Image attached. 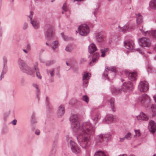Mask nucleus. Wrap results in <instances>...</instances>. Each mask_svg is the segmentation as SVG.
I'll return each instance as SVG.
<instances>
[{
	"label": "nucleus",
	"instance_id": "1",
	"mask_svg": "<svg viewBox=\"0 0 156 156\" xmlns=\"http://www.w3.org/2000/svg\"><path fill=\"white\" fill-rule=\"evenodd\" d=\"M71 122V126L73 131L78 135L77 139L81 141V145L83 148H87L89 147L90 142V136L93 135L95 128L89 122L80 123L76 115H72L70 118Z\"/></svg>",
	"mask_w": 156,
	"mask_h": 156
},
{
	"label": "nucleus",
	"instance_id": "2",
	"mask_svg": "<svg viewBox=\"0 0 156 156\" xmlns=\"http://www.w3.org/2000/svg\"><path fill=\"white\" fill-rule=\"evenodd\" d=\"M18 64L20 69L23 72L27 73L28 74L31 75L33 74L35 71L36 72V75L40 79H41V76L40 73L38 72V69L37 68V63H36L34 66V69H32L29 67L26 64L25 62L21 59H19L18 60Z\"/></svg>",
	"mask_w": 156,
	"mask_h": 156
},
{
	"label": "nucleus",
	"instance_id": "3",
	"mask_svg": "<svg viewBox=\"0 0 156 156\" xmlns=\"http://www.w3.org/2000/svg\"><path fill=\"white\" fill-rule=\"evenodd\" d=\"M80 34L82 36H85L89 32V27L86 24H84L78 27Z\"/></svg>",
	"mask_w": 156,
	"mask_h": 156
},
{
	"label": "nucleus",
	"instance_id": "4",
	"mask_svg": "<svg viewBox=\"0 0 156 156\" xmlns=\"http://www.w3.org/2000/svg\"><path fill=\"white\" fill-rule=\"evenodd\" d=\"M138 41L139 44L142 47H149L151 44L150 39L146 37L140 38Z\"/></svg>",
	"mask_w": 156,
	"mask_h": 156
},
{
	"label": "nucleus",
	"instance_id": "5",
	"mask_svg": "<svg viewBox=\"0 0 156 156\" xmlns=\"http://www.w3.org/2000/svg\"><path fill=\"white\" fill-rule=\"evenodd\" d=\"M149 89L148 83L146 81H141L138 85V89L141 92H146Z\"/></svg>",
	"mask_w": 156,
	"mask_h": 156
},
{
	"label": "nucleus",
	"instance_id": "6",
	"mask_svg": "<svg viewBox=\"0 0 156 156\" xmlns=\"http://www.w3.org/2000/svg\"><path fill=\"white\" fill-rule=\"evenodd\" d=\"M70 143L71 148L73 152L76 154H77L81 152V150L80 147L73 141L71 140H70Z\"/></svg>",
	"mask_w": 156,
	"mask_h": 156
},
{
	"label": "nucleus",
	"instance_id": "7",
	"mask_svg": "<svg viewBox=\"0 0 156 156\" xmlns=\"http://www.w3.org/2000/svg\"><path fill=\"white\" fill-rule=\"evenodd\" d=\"M133 88V84L130 81L125 82L122 86V89L124 92L132 90Z\"/></svg>",
	"mask_w": 156,
	"mask_h": 156
},
{
	"label": "nucleus",
	"instance_id": "8",
	"mask_svg": "<svg viewBox=\"0 0 156 156\" xmlns=\"http://www.w3.org/2000/svg\"><path fill=\"white\" fill-rule=\"evenodd\" d=\"M30 15L29 17L30 19L31 23L34 28L37 29L39 27V24L38 21L36 18H34L33 20L32 19V16L33 14V12L31 11L30 12Z\"/></svg>",
	"mask_w": 156,
	"mask_h": 156
},
{
	"label": "nucleus",
	"instance_id": "9",
	"mask_svg": "<svg viewBox=\"0 0 156 156\" xmlns=\"http://www.w3.org/2000/svg\"><path fill=\"white\" fill-rule=\"evenodd\" d=\"M54 32L52 29H49L48 30L45 35L46 38L48 41L54 39Z\"/></svg>",
	"mask_w": 156,
	"mask_h": 156
},
{
	"label": "nucleus",
	"instance_id": "10",
	"mask_svg": "<svg viewBox=\"0 0 156 156\" xmlns=\"http://www.w3.org/2000/svg\"><path fill=\"white\" fill-rule=\"evenodd\" d=\"M139 101L142 104L148 103L150 102L149 97L147 95L144 94L141 96L139 99Z\"/></svg>",
	"mask_w": 156,
	"mask_h": 156
},
{
	"label": "nucleus",
	"instance_id": "11",
	"mask_svg": "<svg viewBox=\"0 0 156 156\" xmlns=\"http://www.w3.org/2000/svg\"><path fill=\"white\" fill-rule=\"evenodd\" d=\"M139 30L141 31L144 35H148L149 36H152L156 38V30H151L149 32L148 31H144L142 30V27L139 28Z\"/></svg>",
	"mask_w": 156,
	"mask_h": 156
},
{
	"label": "nucleus",
	"instance_id": "12",
	"mask_svg": "<svg viewBox=\"0 0 156 156\" xmlns=\"http://www.w3.org/2000/svg\"><path fill=\"white\" fill-rule=\"evenodd\" d=\"M148 127L150 131L154 133L156 130V124L154 121H151L149 122Z\"/></svg>",
	"mask_w": 156,
	"mask_h": 156
},
{
	"label": "nucleus",
	"instance_id": "13",
	"mask_svg": "<svg viewBox=\"0 0 156 156\" xmlns=\"http://www.w3.org/2000/svg\"><path fill=\"white\" fill-rule=\"evenodd\" d=\"M99 57V55L98 53H94L92 56V60L89 62L90 66H93L98 60Z\"/></svg>",
	"mask_w": 156,
	"mask_h": 156
},
{
	"label": "nucleus",
	"instance_id": "14",
	"mask_svg": "<svg viewBox=\"0 0 156 156\" xmlns=\"http://www.w3.org/2000/svg\"><path fill=\"white\" fill-rule=\"evenodd\" d=\"M136 118L137 120L140 121H147L148 119V116L143 112L140 113Z\"/></svg>",
	"mask_w": 156,
	"mask_h": 156
},
{
	"label": "nucleus",
	"instance_id": "15",
	"mask_svg": "<svg viewBox=\"0 0 156 156\" xmlns=\"http://www.w3.org/2000/svg\"><path fill=\"white\" fill-rule=\"evenodd\" d=\"M125 46L127 49L132 50L134 48V44L132 41H127L125 43Z\"/></svg>",
	"mask_w": 156,
	"mask_h": 156
},
{
	"label": "nucleus",
	"instance_id": "16",
	"mask_svg": "<svg viewBox=\"0 0 156 156\" xmlns=\"http://www.w3.org/2000/svg\"><path fill=\"white\" fill-rule=\"evenodd\" d=\"M65 109L64 106L61 105L58 107L57 111V115L59 117H62L65 113Z\"/></svg>",
	"mask_w": 156,
	"mask_h": 156
},
{
	"label": "nucleus",
	"instance_id": "17",
	"mask_svg": "<svg viewBox=\"0 0 156 156\" xmlns=\"http://www.w3.org/2000/svg\"><path fill=\"white\" fill-rule=\"evenodd\" d=\"M126 74L128 75L129 78L132 81L135 80L136 79L137 73L136 72H127Z\"/></svg>",
	"mask_w": 156,
	"mask_h": 156
},
{
	"label": "nucleus",
	"instance_id": "18",
	"mask_svg": "<svg viewBox=\"0 0 156 156\" xmlns=\"http://www.w3.org/2000/svg\"><path fill=\"white\" fill-rule=\"evenodd\" d=\"M90 77L88 73H84L83 75V84L86 87L87 86V80L89 79Z\"/></svg>",
	"mask_w": 156,
	"mask_h": 156
},
{
	"label": "nucleus",
	"instance_id": "19",
	"mask_svg": "<svg viewBox=\"0 0 156 156\" xmlns=\"http://www.w3.org/2000/svg\"><path fill=\"white\" fill-rule=\"evenodd\" d=\"M133 29V27L132 25H130L128 23H127L123 27L121 28V29L123 32L127 31H130Z\"/></svg>",
	"mask_w": 156,
	"mask_h": 156
},
{
	"label": "nucleus",
	"instance_id": "20",
	"mask_svg": "<svg viewBox=\"0 0 156 156\" xmlns=\"http://www.w3.org/2000/svg\"><path fill=\"white\" fill-rule=\"evenodd\" d=\"M114 119V117L112 115H108L105 119V121L107 123H110L113 121Z\"/></svg>",
	"mask_w": 156,
	"mask_h": 156
},
{
	"label": "nucleus",
	"instance_id": "21",
	"mask_svg": "<svg viewBox=\"0 0 156 156\" xmlns=\"http://www.w3.org/2000/svg\"><path fill=\"white\" fill-rule=\"evenodd\" d=\"M136 22L137 25L140 24L143 22L142 16L140 13L136 14Z\"/></svg>",
	"mask_w": 156,
	"mask_h": 156
},
{
	"label": "nucleus",
	"instance_id": "22",
	"mask_svg": "<svg viewBox=\"0 0 156 156\" xmlns=\"http://www.w3.org/2000/svg\"><path fill=\"white\" fill-rule=\"evenodd\" d=\"M97 50V48L95 44H91L89 46V51L90 53H93Z\"/></svg>",
	"mask_w": 156,
	"mask_h": 156
},
{
	"label": "nucleus",
	"instance_id": "23",
	"mask_svg": "<svg viewBox=\"0 0 156 156\" xmlns=\"http://www.w3.org/2000/svg\"><path fill=\"white\" fill-rule=\"evenodd\" d=\"M149 5L151 8L156 9V0H151L149 3Z\"/></svg>",
	"mask_w": 156,
	"mask_h": 156
},
{
	"label": "nucleus",
	"instance_id": "24",
	"mask_svg": "<svg viewBox=\"0 0 156 156\" xmlns=\"http://www.w3.org/2000/svg\"><path fill=\"white\" fill-rule=\"evenodd\" d=\"M108 135L101 134L97 136L96 139L100 142H101L104 138H106L108 136Z\"/></svg>",
	"mask_w": 156,
	"mask_h": 156
},
{
	"label": "nucleus",
	"instance_id": "25",
	"mask_svg": "<svg viewBox=\"0 0 156 156\" xmlns=\"http://www.w3.org/2000/svg\"><path fill=\"white\" fill-rule=\"evenodd\" d=\"M102 33H98L96 35V39L98 41L101 42L103 41V37L101 35Z\"/></svg>",
	"mask_w": 156,
	"mask_h": 156
},
{
	"label": "nucleus",
	"instance_id": "26",
	"mask_svg": "<svg viewBox=\"0 0 156 156\" xmlns=\"http://www.w3.org/2000/svg\"><path fill=\"white\" fill-rule=\"evenodd\" d=\"M94 156H107V155L104 152L99 151L95 153Z\"/></svg>",
	"mask_w": 156,
	"mask_h": 156
},
{
	"label": "nucleus",
	"instance_id": "27",
	"mask_svg": "<svg viewBox=\"0 0 156 156\" xmlns=\"http://www.w3.org/2000/svg\"><path fill=\"white\" fill-rule=\"evenodd\" d=\"M107 70L110 71H111L115 73L116 71V67L115 66H107L106 67L105 71H107Z\"/></svg>",
	"mask_w": 156,
	"mask_h": 156
},
{
	"label": "nucleus",
	"instance_id": "28",
	"mask_svg": "<svg viewBox=\"0 0 156 156\" xmlns=\"http://www.w3.org/2000/svg\"><path fill=\"white\" fill-rule=\"evenodd\" d=\"M51 45L53 50H55V49L57 48L58 46V41H54V42L52 43Z\"/></svg>",
	"mask_w": 156,
	"mask_h": 156
},
{
	"label": "nucleus",
	"instance_id": "29",
	"mask_svg": "<svg viewBox=\"0 0 156 156\" xmlns=\"http://www.w3.org/2000/svg\"><path fill=\"white\" fill-rule=\"evenodd\" d=\"M110 102L112 111H115L114 99H111L110 101Z\"/></svg>",
	"mask_w": 156,
	"mask_h": 156
},
{
	"label": "nucleus",
	"instance_id": "30",
	"mask_svg": "<svg viewBox=\"0 0 156 156\" xmlns=\"http://www.w3.org/2000/svg\"><path fill=\"white\" fill-rule=\"evenodd\" d=\"M151 108L152 112L153 113V116L156 115V106L155 105H152L151 107Z\"/></svg>",
	"mask_w": 156,
	"mask_h": 156
},
{
	"label": "nucleus",
	"instance_id": "31",
	"mask_svg": "<svg viewBox=\"0 0 156 156\" xmlns=\"http://www.w3.org/2000/svg\"><path fill=\"white\" fill-rule=\"evenodd\" d=\"M100 117L99 115H96L92 118L93 122L94 123H97L100 119Z\"/></svg>",
	"mask_w": 156,
	"mask_h": 156
},
{
	"label": "nucleus",
	"instance_id": "32",
	"mask_svg": "<svg viewBox=\"0 0 156 156\" xmlns=\"http://www.w3.org/2000/svg\"><path fill=\"white\" fill-rule=\"evenodd\" d=\"M108 50V48H106L104 49H101V56L102 57H104L105 55V53L107 52Z\"/></svg>",
	"mask_w": 156,
	"mask_h": 156
},
{
	"label": "nucleus",
	"instance_id": "33",
	"mask_svg": "<svg viewBox=\"0 0 156 156\" xmlns=\"http://www.w3.org/2000/svg\"><path fill=\"white\" fill-rule=\"evenodd\" d=\"M134 132L135 134L133 136L134 137H138L140 136V133L139 130H135Z\"/></svg>",
	"mask_w": 156,
	"mask_h": 156
},
{
	"label": "nucleus",
	"instance_id": "34",
	"mask_svg": "<svg viewBox=\"0 0 156 156\" xmlns=\"http://www.w3.org/2000/svg\"><path fill=\"white\" fill-rule=\"evenodd\" d=\"M132 134L130 133H127L125 136V139L128 140H130L131 139Z\"/></svg>",
	"mask_w": 156,
	"mask_h": 156
},
{
	"label": "nucleus",
	"instance_id": "35",
	"mask_svg": "<svg viewBox=\"0 0 156 156\" xmlns=\"http://www.w3.org/2000/svg\"><path fill=\"white\" fill-rule=\"evenodd\" d=\"M73 48V47L71 45H69L66 47V50L67 51L70 52L72 50Z\"/></svg>",
	"mask_w": 156,
	"mask_h": 156
},
{
	"label": "nucleus",
	"instance_id": "36",
	"mask_svg": "<svg viewBox=\"0 0 156 156\" xmlns=\"http://www.w3.org/2000/svg\"><path fill=\"white\" fill-rule=\"evenodd\" d=\"M82 99L83 101L86 102L87 103H88L89 101V99L87 96L84 95L83 96Z\"/></svg>",
	"mask_w": 156,
	"mask_h": 156
},
{
	"label": "nucleus",
	"instance_id": "37",
	"mask_svg": "<svg viewBox=\"0 0 156 156\" xmlns=\"http://www.w3.org/2000/svg\"><path fill=\"white\" fill-rule=\"evenodd\" d=\"M120 90H118L114 88L112 91V93H114L115 94H117L119 92H120Z\"/></svg>",
	"mask_w": 156,
	"mask_h": 156
},
{
	"label": "nucleus",
	"instance_id": "38",
	"mask_svg": "<svg viewBox=\"0 0 156 156\" xmlns=\"http://www.w3.org/2000/svg\"><path fill=\"white\" fill-rule=\"evenodd\" d=\"M6 72V70H4V69H3L1 75V79L2 78H3L4 77V74Z\"/></svg>",
	"mask_w": 156,
	"mask_h": 156
},
{
	"label": "nucleus",
	"instance_id": "39",
	"mask_svg": "<svg viewBox=\"0 0 156 156\" xmlns=\"http://www.w3.org/2000/svg\"><path fill=\"white\" fill-rule=\"evenodd\" d=\"M62 9L63 10L65 11H67V7L66 5V4H64L62 7Z\"/></svg>",
	"mask_w": 156,
	"mask_h": 156
},
{
	"label": "nucleus",
	"instance_id": "40",
	"mask_svg": "<svg viewBox=\"0 0 156 156\" xmlns=\"http://www.w3.org/2000/svg\"><path fill=\"white\" fill-rule=\"evenodd\" d=\"M125 137L122 138H120L119 141L120 142H123L125 139Z\"/></svg>",
	"mask_w": 156,
	"mask_h": 156
},
{
	"label": "nucleus",
	"instance_id": "41",
	"mask_svg": "<svg viewBox=\"0 0 156 156\" xmlns=\"http://www.w3.org/2000/svg\"><path fill=\"white\" fill-rule=\"evenodd\" d=\"M16 120H14L12 122V123L13 125H15L16 124Z\"/></svg>",
	"mask_w": 156,
	"mask_h": 156
},
{
	"label": "nucleus",
	"instance_id": "42",
	"mask_svg": "<svg viewBox=\"0 0 156 156\" xmlns=\"http://www.w3.org/2000/svg\"><path fill=\"white\" fill-rule=\"evenodd\" d=\"M33 86L34 87H35L36 88V89H37V91H38V87H37V85L35 84H33Z\"/></svg>",
	"mask_w": 156,
	"mask_h": 156
},
{
	"label": "nucleus",
	"instance_id": "43",
	"mask_svg": "<svg viewBox=\"0 0 156 156\" xmlns=\"http://www.w3.org/2000/svg\"><path fill=\"white\" fill-rule=\"evenodd\" d=\"M35 133L36 134L38 135L40 133V131L38 130H37L35 131Z\"/></svg>",
	"mask_w": 156,
	"mask_h": 156
},
{
	"label": "nucleus",
	"instance_id": "44",
	"mask_svg": "<svg viewBox=\"0 0 156 156\" xmlns=\"http://www.w3.org/2000/svg\"><path fill=\"white\" fill-rule=\"evenodd\" d=\"M27 25L26 24H24L23 27V28L24 29H25L27 28Z\"/></svg>",
	"mask_w": 156,
	"mask_h": 156
},
{
	"label": "nucleus",
	"instance_id": "45",
	"mask_svg": "<svg viewBox=\"0 0 156 156\" xmlns=\"http://www.w3.org/2000/svg\"><path fill=\"white\" fill-rule=\"evenodd\" d=\"M61 35L62 36V37H63V38H64V39L65 40H67V39H66V38L65 37V36H64V34H63V33H61Z\"/></svg>",
	"mask_w": 156,
	"mask_h": 156
},
{
	"label": "nucleus",
	"instance_id": "46",
	"mask_svg": "<svg viewBox=\"0 0 156 156\" xmlns=\"http://www.w3.org/2000/svg\"><path fill=\"white\" fill-rule=\"evenodd\" d=\"M54 70H52V71H51L50 72V74L51 76H52L54 75L53 74Z\"/></svg>",
	"mask_w": 156,
	"mask_h": 156
},
{
	"label": "nucleus",
	"instance_id": "47",
	"mask_svg": "<svg viewBox=\"0 0 156 156\" xmlns=\"http://www.w3.org/2000/svg\"><path fill=\"white\" fill-rule=\"evenodd\" d=\"M104 76L105 77H106L107 76L108 74L107 73L105 74V73H104Z\"/></svg>",
	"mask_w": 156,
	"mask_h": 156
},
{
	"label": "nucleus",
	"instance_id": "48",
	"mask_svg": "<svg viewBox=\"0 0 156 156\" xmlns=\"http://www.w3.org/2000/svg\"><path fill=\"white\" fill-rule=\"evenodd\" d=\"M154 100H155V102H156V96H154Z\"/></svg>",
	"mask_w": 156,
	"mask_h": 156
},
{
	"label": "nucleus",
	"instance_id": "49",
	"mask_svg": "<svg viewBox=\"0 0 156 156\" xmlns=\"http://www.w3.org/2000/svg\"><path fill=\"white\" fill-rule=\"evenodd\" d=\"M23 51H24L25 52V53H27V51L26 50H25L23 49Z\"/></svg>",
	"mask_w": 156,
	"mask_h": 156
},
{
	"label": "nucleus",
	"instance_id": "50",
	"mask_svg": "<svg viewBox=\"0 0 156 156\" xmlns=\"http://www.w3.org/2000/svg\"><path fill=\"white\" fill-rule=\"evenodd\" d=\"M154 50L156 51V45L155 47L154 48Z\"/></svg>",
	"mask_w": 156,
	"mask_h": 156
},
{
	"label": "nucleus",
	"instance_id": "51",
	"mask_svg": "<svg viewBox=\"0 0 156 156\" xmlns=\"http://www.w3.org/2000/svg\"><path fill=\"white\" fill-rule=\"evenodd\" d=\"M27 48H30L29 45H27Z\"/></svg>",
	"mask_w": 156,
	"mask_h": 156
},
{
	"label": "nucleus",
	"instance_id": "52",
	"mask_svg": "<svg viewBox=\"0 0 156 156\" xmlns=\"http://www.w3.org/2000/svg\"><path fill=\"white\" fill-rule=\"evenodd\" d=\"M46 44L47 45H49V44H48V42H46Z\"/></svg>",
	"mask_w": 156,
	"mask_h": 156
},
{
	"label": "nucleus",
	"instance_id": "53",
	"mask_svg": "<svg viewBox=\"0 0 156 156\" xmlns=\"http://www.w3.org/2000/svg\"><path fill=\"white\" fill-rule=\"evenodd\" d=\"M153 156H156V154H154Z\"/></svg>",
	"mask_w": 156,
	"mask_h": 156
},
{
	"label": "nucleus",
	"instance_id": "54",
	"mask_svg": "<svg viewBox=\"0 0 156 156\" xmlns=\"http://www.w3.org/2000/svg\"><path fill=\"white\" fill-rule=\"evenodd\" d=\"M66 64H67V65H68V63H67V62H66Z\"/></svg>",
	"mask_w": 156,
	"mask_h": 156
},
{
	"label": "nucleus",
	"instance_id": "55",
	"mask_svg": "<svg viewBox=\"0 0 156 156\" xmlns=\"http://www.w3.org/2000/svg\"><path fill=\"white\" fill-rule=\"evenodd\" d=\"M62 12V14H63V13H64V12Z\"/></svg>",
	"mask_w": 156,
	"mask_h": 156
},
{
	"label": "nucleus",
	"instance_id": "56",
	"mask_svg": "<svg viewBox=\"0 0 156 156\" xmlns=\"http://www.w3.org/2000/svg\"><path fill=\"white\" fill-rule=\"evenodd\" d=\"M155 59L156 60V57H155Z\"/></svg>",
	"mask_w": 156,
	"mask_h": 156
},
{
	"label": "nucleus",
	"instance_id": "57",
	"mask_svg": "<svg viewBox=\"0 0 156 156\" xmlns=\"http://www.w3.org/2000/svg\"><path fill=\"white\" fill-rule=\"evenodd\" d=\"M130 156H133V155H130Z\"/></svg>",
	"mask_w": 156,
	"mask_h": 156
}]
</instances>
